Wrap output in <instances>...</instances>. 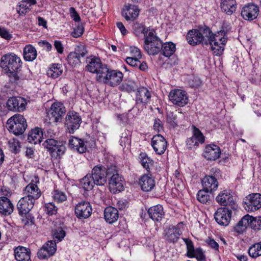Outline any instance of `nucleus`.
<instances>
[{
    "label": "nucleus",
    "mask_w": 261,
    "mask_h": 261,
    "mask_svg": "<svg viewBox=\"0 0 261 261\" xmlns=\"http://www.w3.org/2000/svg\"><path fill=\"white\" fill-rule=\"evenodd\" d=\"M249 255L252 258H256L261 255V242L251 245L248 249Z\"/></svg>",
    "instance_id": "79ce46f5"
},
{
    "label": "nucleus",
    "mask_w": 261,
    "mask_h": 261,
    "mask_svg": "<svg viewBox=\"0 0 261 261\" xmlns=\"http://www.w3.org/2000/svg\"><path fill=\"white\" fill-rule=\"evenodd\" d=\"M109 189L113 194L119 193L124 190V181L119 174L112 175L109 180Z\"/></svg>",
    "instance_id": "6ab92c4d"
},
{
    "label": "nucleus",
    "mask_w": 261,
    "mask_h": 261,
    "mask_svg": "<svg viewBox=\"0 0 261 261\" xmlns=\"http://www.w3.org/2000/svg\"><path fill=\"white\" fill-rule=\"evenodd\" d=\"M63 72L62 66L59 64H53L47 71V75L49 77L56 79L60 76Z\"/></svg>",
    "instance_id": "58836bf2"
},
{
    "label": "nucleus",
    "mask_w": 261,
    "mask_h": 261,
    "mask_svg": "<svg viewBox=\"0 0 261 261\" xmlns=\"http://www.w3.org/2000/svg\"><path fill=\"white\" fill-rule=\"evenodd\" d=\"M216 200L217 202L223 206H230L231 208H234V202L233 197L228 190H224L219 193L216 197Z\"/></svg>",
    "instance_id": "b1692460"
},
{
    "label": "nucleus",
    "mask_w": 261,
    "mask_h": 261,
    "mask_svg": "<svg viewBox=\"0 0 261 261\" xmlns=\"http://www.w3.org/2000/svg\"><path fill=\"white\" fill-rule=\"evenodd\" d=\"M142 58L140 50L136 47H132V66L138 67L142 71H145L148 66L145 61L141 62L140 59Z\"/></svg>",
    "instance_id": "412c9836"
},
{
    "label": "nucleus",
    "mask_w": 261,
    "mask_h": 261,
    "mask_svg": "<svg viewBox=\"0 0 261 261\" xmlns=\"http://www.w3.org/2000/svg\"><path fill=\"white\" fill-rule=\"evenodd\" d=\"M177 116L172 112L168 113L167 115V121L172 127H175L177 125L176 121Z\"/></svg>",
    "instance_id": "13d9d810"
},
{
    "label": "nucleus",
    "mask_w": 261,
    "mask_h": 261,
    "mask_svg": "<svg viewBox=\"0 0 261 261\" xmlns=\"http://www.w3.org/2000/svg\"><path fill=\"white\" fill-rule=\"evenodd\" d=\"M91 176L86 175L80 181L81 187L86 191L91 190L94 186V181L91 179Z\"/></svg>",
    "instance_id": "c03bdc74"
},
{
    "label": "nucleus",
    "mask_w": 261,
    "mask_h": 261,
    "mask_svg": "<svg viewBox=\"0 0 261 261\" xmlns=\"http://www.w3.org/2000/svg\"><path fill=\"white\" fill-rule=\"evenodd\" d=\"M82 122V118L79 114L74 111L69 112L65 118V126L70 134H73L79 129Z\"/></svg>",
    "instance_id": "6e6552de"
},
{
    "label": "nucleus",
    "mask_w": 261,
    "mask_h": 261,
    "mask_svg": "<svg viewBox=\"0 0 261 261\" xmlns=\"http://www.w3.org/2000/svg\"><path fill=\"white\" fill-rule=\"evenodd\" d=\"M250 218L248 219L249 227L255 230L261 229V217H253L250 216Z\"/></svg>",
    "instance_id": "49530a36"
},
{
    "label": "nucleus",
    "mask_w": 261,
    "mask_h": 261,
    "mask_svg": "<svg viewBox=\"0 0 261 261\" xmlns=\"http://www.w3.org/2000/svg\"><path fill=\"white\" fill-rule=\"evenodd\" d=\"M136 184L140 186L142 191L149 192L155 186V180L152 177L147 174H144L138 178V180H135V178H134L133 185Z\"/></svg>",
    "instance_id": "f3484780"
},
{
    "label": "nucleus",
    "mask_w": 261,
    "mask_h": 261,
    "mask_svg": "<svg viewBox=\"0 0 261 261\" xmlns=\"http://www.w3.org/2000/svg\"><path fill=\"white\" fill-rule=\"evenodd\" d=\"M193 135L187 140V145L189 148H192L194 146H197L199 143H203L204 142V137L200 130L193 126Z\"/></svg>",
    "instance_id": "a878e982"
},
{
    "label": "nucleus",
    "mask_w": 261,
    "mask_h": 261,
    "mask_svg": "<svg viewBox=\"0 0 261 261\" xmlns=\"http://www.w3.org/2000/svg\"><path fill=\"white\" fill-rule=\"evenodd\" d=\"M248 219H250L249 215L244 216L234 227V230L239 233H242L248 226L249 227Z\"/></svg>",
    "instance_id": "4c0bfd02"
},
{
    "label": "nucleus",
    "mask_w": 261,
    "mask_h": 261,
    "mask_svg": "<svg viewBox=\"0 0 261 261\" xmlns=\"http://www.w3.org/2000/svg\"><path fill=\"white\" fill-rule=\"evenodd\" d=\"M69 12L71 17L75 21L79 22L81 20V18L73 7H71L69 9Z\"/></svg>",
    "instance_id": "680f3d73"
},
{
    "label": "nucleus",
    "mask_w": 261,
    "mask_h": 261,
    "mask_svg": "<svg viewBox=\"0 0 261 261\" xmlns=\"http://www.w3.org/2000/svg\"><path fill=\"white\" fill-rule=\"evenodd\" d=\"M14 210V206L11 200L6 197H0V214L5 216L10 215Z\"/></svg>",
    "instance_id": "c85d7f7f"
},
{
    "label": "nucleus",
    "mask_w": 261,
    "mask_h": 261,
    "mask_svg": "<svg viewBox=\"0 0 261 261\" xmlns=\"http://www.w3.org/2000/svg\"><path fill=\"white\" fill-rule=\"evenodd\" d=\"M148 214L152 220L157 222L161 221L164 216L163 208L160 204L150 207L148 210Z\"/></svg>",
    "instance_id": "7c9ffc66"
},
{
    "label": "nucleus",
    "mask_w": 261,
    "mask_h": 261,
    "mask_svg": "<svg viewBox=\"0 0 261 261\" xmlns=\"http://www.w3.org/2000/svg\"><path fill=\"white\" fill-rule=\"evenodd\" d=\"M54 200L58 202L62 203L67 200L66 193L59 190H55L52 193Z\"/></svg>",
    "instance_id": "de8ad7c7"
},
{
    "label": "nucleus",
    "mask_w": 261,
    "mask_h": 261,
    "mask_svg": "<svg viewBox=\"0 0 261 261\" xmlns=\"http://www.w3.org/2000/svg\"><path fill=\"white\" fill-rule=\"evenodd\" d=\"M73 53H75L76 55L81 58L86 56L87 53V50L85 45L79 44L76 46Z\"/></svg>",
    "instance_id": "6e6d98bb"
},
{
    "label": "nucleus",
    "mask_w": 261,
    "mask_h": 261,
    "mask_svg": "<svg viewBox=\"0 0 261 261\" xmlns=\"http://www.w3.org/2000/svg\"><path fill=\"white\" fill-rule=\"evenodd\" d=\"M66 113V109L61 103H54L48 113L50 122H61Z\"/></svg>",
    "instance_id": "9d476101"
},
{
    "label": "nucleus",
    "mask_w": 261,
    "mask_h": 261,
    "mask_svg": "<svg viewBox=\"0 0 261 261\" xmlns=\"http://www.w3.org/2000/svg\"><path fill=\"white\" fill-rule=\"evenodd\" d=\"M34 203L32 199L30 200L25 196L21 198L17 204L19 215L23 216L28 214L33 207Z\"/></svg>",
    "instance_id": "393cba45"
},
{
    "label": "nucleus",
    "mask_w": 261,
    "mask_h": 261,
    "mask_svg": "<svg viewBox=\"0 0 261 261\" xmlns=\"http://www.w3.org/2000/svg\"><path fill=\"white\" fill-rule=\"evenodd\" d=\"M183 240L186 244L187 249V255L189 257L190 254L192 255V253L194 252L195 249H194L193 243L191 240L187 238H184L183 239Z\"/></svg>",
    "instance_id": "4d7b16f0"
},
{
    "label": "nucleus",
    "mask_w": 261,
    "mask_h": 261,
    "mask_svg": "<svg viewBox=\"0 0 261 261\" xmlns=\"http://www.w3.org/2000/svg\"><path fill=\"white\" fill-rule=\"evenodd\" d=\"M132 20L136 19L139 15L140 9L137 6H132Z\"/></svg>",
    "instance_id": "0e129e2a"
},
{
    "label": "nucleus",
    "mask_w": 261,
    "mask_h": 261,
    "mask_svg": "<svg viewBox=\"0 0 261 261\" xmlns=\"http://www.w3.org/2000/svg\"><path fill=\"white\" fill-rule=\"evenodd\" d=\"M169 99L175 105L185 106L188 102V97L185 91L180 89L172 90L169 94Z\"/></svg>",
    "instance_id": "f8f14e48"
},
{
    "label": "nucleus",
    "mask_w": 261,
    "mask_h": 261,
    "mask_svg": "<svg viewBox=\"0 0 261 261\" xmlns=\"http://www.w3.org/2000/svg\"><path fill=\"white\" fill-rule=\"evenodd\" d=\"M153 127L154 130L158 132H160L163 129L162 122L159 118L155 119Z\"/></svg>",
    "instance_id": "338daca9"
},
{
    "label": "nucleus",
    "mask_w": 261,
    "mask_h": 261,
    "mask_svg": "<svg viewBox=\"0 0 261 261\" xmlns=\"http://www.w3.org/2000/svg\"><path fill=\"white\" fill-rule=\"evenodd\" d=\"M25 197L32 200L35 202L36 199H38L41 195V191L38 186L33 183H30L26 186L24 190Z\"/></svg>",
    "instance_id": "cd10ccee"
},
{
    "label": "nucleus",
    "mask_w": 261,
    "mask_h": 261,
    "mask_svg": "<svg viewBox=\"0 0 261 261\" xmlns=\"http://www.w3.org/2000/svg\"><path fill=\"white\" fill-rule=\"evenodd\" d=\"M122 78L123 74L121 72L116 70H111L107 67L105 74L99 76L98 82H102L114 87L121 83Z\"/></svg>",
    "instance_id": "423d86ee"
},
{
    "label": "nucleus",
    "mask_w": 261,
    "mask_h": 261,
    "mask_svg": "<svg viewBox=\"0 0 261 261\" xmlns=\"http://www.w3.org/2000/svg\"><path fill=\"white\" fill-rule=\"evenodd\" d=\"M119 212L117 208L113 206L107 207L104 211V218L109 224H113L119 218Z\"/></svg>",
    "instance_id": "c756f323"
},
{
    "label": "nucleus",
    "mask_w": 261,
    "mask_h": 261,
    "mask_svg": "<svg viewBox=\"0 0 261 261\" xmlns=\"http://www.w3.org/2000/svg\"><path fill=\"white\" fill-rule=\"evenodd\" d=\"M258 13V7L256 5L250 3L243 7L241 16L245 20L251 21L257 17Z\"/></svg>",
    "instance_id": "a211bd4d"
},
{
    "label": "nucleus",
    "mask_w": 261,
    "mask_h": 261,
    "mask_svg": "<svg viewBox=\"0 0 261 261\" xmlns=\"http://www.w3.org/2000/svg\"><path fill=\"white\" fill-rule=\"evenodd\" d=\"M212 193L205 189L199 190L197 194V199L203 204H206L211 201L210 194Z\"/></svg>",
    "instance_id": "a19ab883"
},
{
    "label": "nucleus",
    "mask_w": 261,
    "mask_h": 261,
    "mask_svg": "<svg viewBox=\"0 0 261 261\" xmlns=\"http://www.w3.org/2000/svg\"><path fill=\"white\" fill-rule=\"evenodd\" d=\"M244 207L248 212H254L259 209L261 207V194L253 193L246 197Z\"/></svg>",
    "instance_id": "9b49d317"
},
{
    "label": "nucleus",
    "mask_w": 261,
    "mask_h": 261,
    "mask_svg": "<svg viewBox=\"0 0 261 261\" xmlns=\"http://www.w3.org/2000/svg\"><path fill=\"white\" fill-rule=\"evenodd\" d=\"M118 120L121 122L122 124L124 125L127 124L129 120V117L128 114H122L117 116Z\"/></svg>",
    "instance_id": "69168bd1"
},
{
    "label": "nucleus",
    "mask_w": 261,
    "mask_h": 261,
    "mask_svg": "<svg viewBox=\"0 0 261 261\" xmlns=\"http://www.w3.org/2000/svg\"><path fill=\"white\" fill-rule=\"evenodd\" d=\"M136 105L138 107L143 106L147 103L150 100L151 93L145 87H141L135 92Z\"/></svg>",
    "instance_id": "4be33fe9"
},
{
    "label": "nucleus",
    "mask_w": 261,
    "mask_h": 261,
    "mask_svg": "<svg viewBox=\"0 0 261 261\" xmlns=\"http://www.w3.org/2000/svg\"><path fill=\"white\" fill-rule=\"evenodd\" d=\"M210 34V29L206 26L201 27L197 30L189 31L187 35L188 42L194 46L199 44L207 45L208 42L207 35Z\"/></svg>",
    "instance_id": "f03ea898"
},
{
    "label": "nucleus",
    "mask_w": 261,
    "mask_h": 261,
    "mask_svg": "<svg viewBox=\"0 0 261 261\" xmlns=\"http://www.w3.org/2000/svg\"><path fill=\"white\" fill-rule=\"evenodd\" d=\"M37 57V51L32 45H26L23 49V57L27 61H32Z\"/></svg>",
    "instance_id": "e433bc0d"
},
{
    "label": "nucleus",
    "mask_w": 261,
    "mask_h": 261,
    "mask_svg": "<svg viewBox=\"0 0 261 261\" xmlns=\"http://www.w3.org/2000/svg\"><path fill=\"white\" fill-rule=\"evenodd\" d=\"M190 258L196 257L199 261H203L205 259V255L203 254L202 250L200 248H196L192 255L189 256Z\"/></svg>",
    "instance_id": "5fc2aeb1"
},
{
    "label": "nucleus",
    "mask_w": 261,
    "mask_h": 261,
    "mask_svg": "<svg viewBox=\"0 0 261 261\" xmlns=\"http://www.w3.org/2000/svg\"><path fill=\"white\" fill-rule=\"evenodd\" d=\"M87 143L77 137L71 136L68 140V146L71 149L80 153H83L85 152L87 150L86 144Z\"/></svg>",
    "instance_id": "5701e85b"
},
{
    "label": "nucleus",
    "mask_w": 261,
    "mask_h": 261,
    "mask_svg": "<svg viewBox=\"0 0 261 261\" xmlns=\"http://www.w3.org/2000/svg\"><path fill=\"white\" fill-rule=\"evenodd\" d=\"M207 45H210L212 50L216 55H220L223 52L224 46L227 42V39L225 37L224 31H220L216 34H213L210 30V34L207 35Z\"/></svg>",
    "instance_id": "7ed1b4c3"
},
{
    "label": "nucleus",
    "mask_w": 261,
    "mask_h": 261,
    "mask_svg": "<svg viewBox=\"0 0 261 261\" xmlns=\"http://www.w3.org/2000/svg\"><path fill=\"white\" fill-rule=\"evenodd\" d=\"M116 168H117V167L115 165H111L109 167H108L107 169L106 168L107 176L118 174L117 173V170Z\"/></svg>",
    "instance_id": "774afa93"
},
{
    "label": "nucleus",
    "mask_w": 261,
    "mask_h": 261,
    "mask_svg": "<svg viewBox=\"0 0 261 261\" xmlns=\"http://www.w3.org/2000/svg\"><path fill=\"white\" fill-rule=\"evenodd\" d=\"M139 158L142 166L147 171H149L150 167L152 166L153 161L148 157L146 153L140 154Z\"/></svg>",
    "instance_id": "a18cd8bd"
},
{
    "label": "nucleus",
    "mask_w": 261,
    "mask_h": 261,
    "mask_svg": "<svg viewBox=\"0 0 261 261\" xmlns=\"http://www.w3.org/2000/svg\"><path fill=\"white\" fill-rule=\"evenodd\" d=\"M161 50L164 56L167 57H170L175 51V45L170 42L165 43L164 44H163Z\"/></svg>",
    "instance_id": "ea45409f"
},
{
    "label": "nucleus",
    "mask_w": 261,
    "mask_h": 261,
    "mask_svg": "<svg viewBox=\"0 0 261 261\" xmlns=\"http://www.w3.org/2000/svg\"><path fill=\"white\" fill-rule=\"evenodd\" d=\"M84 28L82 24H79L72 32L71 35L74 38H78L82 35L84 33Z\"/></svg>",
    "instance_id": "bf43d9fd"
},
{
    "label": "nucleus",
    "mask_w": 261,
    "mask_h": 261,
    "mask_svg": "<svg viewBox=\"0 0 261 261\" xmlns=\"http://www.w3.org/2000/svg\"><path fill=\"white\" fill-rule=\"evenodd\" d=\"M45 211L49 215H55L57 213L58 208L53 202H49L45 205Z\"/></svg>",
    "instance_id": "864d4df0"
},
{
    "label": "nucleus",
    "mask_w": 261,
    "mask_h": 261,
    "mask_svg": "<svg viewBox=\"0 0 261 261\" xmlns=\"http://www.w3.org/2000/svg\"><path fill=\"white\" fill-rule=\"evenodd\" d=\"M167 142L163 136L160 134L154 135L151 139V146L158 154H163L167 148Z\"/></svg>",
    "instance_id": "dca6fc26"
},
{
    "label": "nucleus",
    "mask_w": 261,
    "mask_h": 261,
    "mask_svg": "<svg viewBox=\"0 0 261 261\" xmlns=\"http://www.w3.org/2000/svg\"><path fill=\"white\" fill-rule=\"evenodd\" d=\"M92 179L97 186H103L107 181L106 168L101 165L93 167L91 171Z\"/></svg>",
    "instance_id": "1a4fd4ad"
},
{
    "label": "nucleus",
    "mask_w": 261,
    "mask_h": 261,
    "mask_svg": "<svg viewBox=\"0 0 261 261\" xmlns=\"http://www.w3.org/2000/svg\"><path fill=\"white\" fill-rule=\"evenodd\" d=\"M56 243L53 241L46 242L38 252L40 259L47 258L53 255L56 251Z\"/></svg>",
    "instance_id": "aec40b11"
},
{
    "label": "nucleus",
    "mask_w": 261,
    "mask_h": 261,
    "mask_svg": "<svg viewBox=\"0 0 261 261\" xmlns=\"http://www.w3.org/2000/svg\"><path fill=\"white\" fill-rule=\"evenodd\" d=\"M67 61L69 64L75 67L81 63V58L72 52H71L67 57Z\"/></svg>",
    "instance_id": "3c124183"
},
{
    "label": "nucleus",
    "mask_w": 261,
    "mask_h": 261,
    "mask_svg": "<svg viewBox=\"0 0 261 261\" xmlns=\"http://www.w3.org/2000/svg\"><path fill=\"white\" fill-rule=\"evenodd\" d=\"M43 145L53 156L62 155L66 150V147L63 142L54 139H46L43 143Z\"/></svg>",
    "instance_id": "0eeeda50"
},
{
    "label": "nucleus",
    "mask_w": 261,
    "mask_h": 261,
    "mask_svg": "<svg viewBox=\"0 0 261 261\" xmlns=\"http://www.w3.org/2000/svg\"><path fill=\"white\" fill-rule=\"evenodd\" d=\"M163 43L162 41H157L153 42H144V48L149 55H155L161 50Z\"/></svg>",
    "instance_id": "72a5a7b5"
},
{
    "label": "nucleus",
    "mask_w": 261,
    "mask_h": 261,
    "mask_svg": "<svg viewBox=\"0 0 261 261\" xmlns=\"http://www.w3.org/2000/svg\"><path fill=\"white\" fill-rule=\"evenodd\" d=\"M231 215V210L226 207H220L215 212L214 218L219 225L226 226L230 220Z\"/></svg>",
    "instance_id": "2eb2a0df"
},
{
    "label": "nucleus",
    "mask_w": 261,
    "mask_h": 261,
    "mask_svg": "<svg viewBox=\"0 0 261 261\" xmlns=\"http://www.w3.org/2000/svg\"><path fill=\"white\" fill-rule=\"evenodd\" d=\"M30 254V250L22 246H18L14 250L15 257L17 261H29Z\"/></svg>",
    "instance_id": "473e14b6"
},
{
    "label": "nucleus",
    "mask_w": 261,
    "mask_h": 261,
    "mask_svg": "<svg viewBox=\"0 0 261 261\" xmlns=\"http://www.w3.org/2000/svg\"><path fill=\"white\" fill-rule=\"evenodd\" d=\"M43 133L39 128H36L32 129L29 134L28 140L29 142L36 144L42 141Z\"/></svg>",
    "instance_id": "f704fd0d"
},
{
    "label": "nucleus",
    "mask_w": 261,
    "mask_h": 261,
    "mask_svg": "<svg viewBox=\"0 0 261 261\" xmlns=\"http://www.w3.org/2000/svg\"><path fill=\"white\" fill-rule=\"evenodd\" d=\"M86 69L88 71L96 74V80L98 82L99 76L105 74L107 71V65L103 64L99 58L91 57L86 59Z\"/></svg>",
    "instance_id": "39448f33"
},
{
    "label": "nucleus",
    "mask_w": 261,
    "mask_h": 261,
    "mask_svg": "<svg viewBox=\"0 0 261 261\" xmlns=\"http://www.w3.org/2000/svg\"><path fill=\"white\" fill-rule=\"evenodd\" d=\"M92 208L88 201L79 202L75 207V214L80 219H85L89 217L92 214Z\"/></svg>",
    "instance_id": "4468645a"
},
{
    "label": "nucleus",
    "mask_w": 261,
    "mask_h": 261,
    "mask_svg": "<svg viewBox=\"0 0 261 261\" xmlns=\"http://www.w3.org/2000/svg\"><path fill=\"white\" fill-rule=\"evenodd\" d=\"M29 9V7L28 6V3L24 0H22L16 8V11L20 15H25Z\"/></svg>",
    "instance_id": "603ef678"
},
{
    "label": "nucleus",
    "mask_w": 261,
    "mask_h": 261,
    "mask_svg": "<svg viewBox=\"0 0 261 261\" xmlns=\"http://www.w3.org/2000/svg\"><path fill=\"white\" fill-rule=\"evenodd\" d=\"M0 36L8 40H10L12 37V35L10 34L9 31L4 28H0Z\"/></svg>",
    "instance_id": "e2e57ef3"
},
{
    "label": "nucleus",
    "mask_w": 261,
    "mask_h": 261,
    "mask_svg": "<svg viewBox=\"0 0 261 261\" xmlns=\"http://www.w3.org/2000/svg\"><path fill=\"white\" fill-rule=\"evenodd\" d=\"M54 238L55 239L54 242L56 243V242H59L62 240L65 236V231L61 227L55 229L53 231Z\"/></svg>",
    "instance_id": "8fccbe9b"
},
{
    "label": "nucleus",
    "mask_w": 261,
    "mask_h": 261,
    "mask_svg": "<svg viewBox=\"0 0 261 261\" xmlns=\"http://www.w3.org/2000/svg\"><path fill=\"white\" fill-rule=\"evenodd\" d=\"M203 189L210 192L216 191L218 187L217 179L213 176H206L202 180Z\"/></svg>",
    "instance_id": "2f4dec72"
},
{
    "label": "nucleus",
    "mask_w": 261,
    "mask_h": 261,
    "mask_svg": "<svg viewBox=\"0 0 261 261\" xmlns=\"http://www.w3.org/2000/svg\"><path fill=\"white\" fill-rule=\"evenodd\" d=\"M220 7L223 12L231 15L236 11V2L235 0H222Z\"/></svg>",
    "instance_id": "c9c22d12"
},
{
    "label": "nucleus",
    "mask_w": 261,
    "mask_h": 261,
    "mask_svg": "<svg viewBox=\"0 0 261 261\" xmlns=\"http://www.w3.org/2000/svg\"><path fill=\"white\" fill-rule=\"evenodd\" d=\"M26 100L21 97H12L8 99L7 106L10 111L22 112L25 109Z\"/></svg>",
    "instance_id": "ddd939ff"
},
{
    "label": "nucleus",
    "mask_w": 261,
    "mask_h": 261,
    "mask_svg": "<svg viewBox=\"0 0 261 261\" xmlns=\"http://www.w3.org/2000/svg\"><path fill=\"white\" fill-rule=\"evenodd\" d=\"M157 41H161V39L156 36V34L154 30L152 28H149L147 31L144 35V42H153Z\"/></svg>",
    "instance_id": "37998d69"
},
{
    "label": "nucleus",
    "mask_w": 261,
    "mask_h": 261,
    "mask_svg": "<svg viewBox=\"0 0 261 261\" xmlns=\"http://www.w3.org/2000/svg\"><path fill=\"white\" fill-rule=\"evenodd\" d=\"M149 28H145L144 25L139 22H136L133 25V33L136 36L144 34L147 31Z\"/></svg>",
    "instance_id": "09e8293b"
},
{
    "label": "nucleus",
    "mask_w": 261,
    "mask_h": 261,
    "mask_svg": "<svg viewBox=\"0 0 261 261\" xmlns=\"http://www.w3.org/2000/svg\"><path fill=\"white\" fill-rule=\"evenodd\" d=\"M221 154V150L216 145L210 144L207 145L204 149L203 155L208 160L215 161L218 159Z\"/></svg>",
    "instance_id": "bb28decb"
},
{
    "label": "nucleus",
    "mask_w": 261,
    "mask_h": 261,
    "mask_svg": "<svg viewBox=\"0 0 261 261\" xmlns=\"http://www.w3.org/2000/svg\"><path fill=\"white\" fill-rule=\"evenodd\" d=\"M130 4H128L122 10V15L125 18L126 20H129L130 18L129 15H130Z\"/></svg>",
    "instance_id": "052dcab7"
},
{
    "label": "nucleus",
    "mask_w": 261,
    "mask_h": 261,
    "mask_svg": "<svg viewBox=\"0 0 261 261\" xmlns=\"http://www.w3.org/2000/svg\"><path fill=\"white\" fill-rule=\"evenodd\" d=\"M22 64L20 57L13 53L3 55L0 63L1 68L9 77L10 81L14 84L27 78V75L21 70Z\"/></svg>",
    "instance_id": "f257e3e1"
},
{
    "label": "nucleus",
    "mask_w": 261,
    "mask_h": 261,
    "mask_svg": "<svg viewBox=\"0 0 261 261\" xmlns=\"http://www.w3.org/2000/svg\"><path fill=\"white\" fill-rule=\"evenodd\" d=\"M27 127L25 119L22 115L19 114L14 115L7 122V127L8 130L16 136L22 134Z\"/></svg>",
    "instance_id": "20e7f679"
}]
</instances>
